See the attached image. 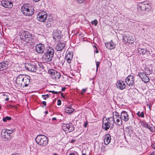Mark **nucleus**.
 <instances>
[{"label": "nucleus", "mask_w": 155, "mask_h": 155, "mask_svg": "<svg viewBox=\"0 0 155 155\" xmlns=\"http://www.w3.org/2000/svg\"><path fill=\"white\" fill-rule=\"evenodd\" d=\"M30 77L28 76L20 74L16 78V82L18 86L21 87H26L30 83Z\"/></svg>", "instance_id": "f257e3e1"}, {"label": "nucleus", "mask_w": 155, "mask_h": 155, "mask_svg": "<svg viewBox=\"0 0 155 155\" xmlns=\"http://www.w3.org/2000/svg\"><path fill=\"white\" fill-rule=\"evenodd\" d=\"M54 50L52 47L49 46L45 49L42 57V59L44 62L51 61L54 56Z\"/></svg>", "instance_id": "f03ea898"}, {"label": "nucleus", "mask_w": 155, "mask_h": 155, "mask_svg": "<svg viewBox=\"0 0 155 155\" xmlns=\"http://www.w3.org/2000/svg\"><path fill=\"white\" fill-rule=\"evenodd\" d=\"M35 140L37 143L41 146H45L48 143V138L43 135H38L36 137Z\"/></svg>", "instance_id": "7ed1b4c3"}, {"label": "nucleus", "mask_w": 155, "mask_h": 155, "mask_svg": "<svg viewBox=\"0 0 155 155\" xmlns=\"http://www.w3.org/2000/svg\"><path fill=\"white\" fill-rule=\"evenodd\" d=\"M21 10L23 14L26 16H30L33 15L34 9L29 4H25L21 7Z\"/></svg>", "instance_id": "20e7f679"}, {"label": "nucleus", "mask_w": 155, "mask_h": 155, "mask_svg": "<svg viewBox=\"0 0 155 155\" xmlns=\"http://www.w3.org/2000/svg\"><path fill=\"white\" fill-rule=\"evenodd\" d=\"M21 39L26 43H31L33 42L34 37L27 31L22 32L21 34Z\"/></svg>", "instance_id": "39448f33"}, {"label": "nucleus", "mask_w": 155, "mask_h": 155, "mask_svg": "<svg viewBox=\"0 0 155 155\" xmlns=\"http://www.w3.org/2000/svg\"><path fill=\"white\" fill-rule=\"evenodd\" d=\"M137 8L138 10L143 13L149 12L151 8V6L149 3L145 2H140L137 5Z\"/></svg>", "instance_id": "423d86ee"}, {"label": "nucleus", "mask_w": 155, "mask_h": 155, "mask_svg": "<svg viewBox=\"0 0 155 155\" xmlns=\"http://www.w3.org/2000/svg\"><path fill=\"white\" fill-rule=\"evenodd\" d=\"M106 120L107 121L105 122L104 124H103L102 125L103 129L105 130H107L110 127L113 128L114 127V124L115 122L114 117H108L106 119ZM103 123H104V122Z\"/></svg>", "instance_id": "0eeeda50"}, {"label": "nucleus", "mask_w": 155, "mask_h": 155, "mask_svg": "<svg viewBox=\"0 0 155 155\" xmlns=\"http://www.w3.org/2000/svg\"><path fill=\"white\" fill-rule=\"evenodd\" d=\"M39 64V63L37 62L35 63L32 62L25 64V66L26 69L28 70L31 72H35L37 69V64Z\"/></svg>", "instance_id": "6e6552de"}, {"label": "nucleus", "mask_w": 155, "mask_h": 155, "mask_svg": "<svg viewBox=\"0 0 155 155\" xmlns=\"http://www.w3.org/2000/svg\"><path fill=\"white\" fill-rule=\"evenodd\" d=\"M48 73L52 78L55 80L59 79L61 76L60 73L54 69H51L49 70Z\"/></svg>", "instance_id": "1a4fd4ad"}, {"label": "nucleus", "mask_w": 155, "mask_h": 155, "mask_svg": "<svg viewBox=\"0 0 155 155\" xmlns=\"http://www.w3.org/2000/svg\"><path fill=\"white\" fill-rule=\"evenodd\" d=\"M47 17V13L43 11L38 13L37 18L40 21L44 22L46 19Z\"/></svg>", "instance_id": "9d476101"}, {"label": "nucleus", "mask_w": 155, "mask_h": 155, "mask_svg": "<svg viewBox=\"0 0 155 155\" xmlns=\"http://www.w3.org/2000/svg\"><path fill=\"white\" fill-rule=\"evenodd\" d=\"M138 76L141 78L142 81L145 83H148L150 80L149 78L147 75L144 72H139Z\"/></svg>", "instance_id": "9b49d317"}, {"label": "nucleus", "mask_w": 155, "mask_h": 155, "mask_svg": "<svg viewBox=\"0 0 155 155\" xmlns=\"http://www.w3.org/2000/svg\"><path fill=\"white\" fill-rule=\"evenodd\" d=\"M45 50V45L44 44L39 43L37 45L35 46L36 51L39 54H42Z\"/></svg>", "instance_id": "f8f14e48"}, {"label": "nucleus", "mask_w": 155, "mask_h": 155, "mask_svg": "<svg viewBox=\"0 0 155 155\" xmlns=\"http://www.w3.org/2000/svg\"><path fill=\"white\" fill-rule=\"evenodd\" d=\"M134 77L130 75L126 78L125 82L129 86H131L134 85Z\"/></svg>", "instance_id": "ddd939ff"}, {"label": "nucleus", "mask_w": 155, "mask_h": 155, "mask_svg": "<svg viewBox=\"0 0 155 155\" xmlns=\"http://www.w3.org/2000/svg\"><path fill=\"white\" fill-rule=\"evenodd\" d=\"M120 118H121L125 122L128 121L130 118L127 112L125 111H123L121 112Z\"/></svg>", "instance_id": "4468645a"}, {"label": "nucleus", "mask_w": 155, "mask_h": 155, "mask_svg": "<svg viewBox=\"0 0 155 155\" xmlns=\"http://www.w3.org/2000/svg\"><path fill=\"white\" fill-rule=\"evenodd\" d=\"M1 3L2 5L6 8H11L13 6L12 3L8 0H2Z\"/></svg>", "instance_id": "2eb2a0df"}, {"label": "nucleus", "mask_w": 155, "mask_h": 155, "mask_svg": "<svg viewBox=\"0 0 155 155\" xmlns=\"http://www.w3.org/2000/svg\"><path fill=\"white\" fill-rule=\"evenodd\" d=\"M139 53L141 54H146L147 55H150L152 52L150 49H147L146 48H138Z\"/></svg>", "instance_id": "dca6fc26"}, {"label": "nucleus", "mask_w": 155, "mask_h": 155, "mask_svg": "<svg viewBox=\"0 0 155 155\" xmlns=\"http://www.w3.org/2000/svg\"><path fill=\"white\" fill-rule=\"evenodd\" d=\"M64 127H65L67 129L66 130L69 132H72L74 130V128L73 124L71 123L68 124H64Z\"/></svg>", "instance_id": "f3484780"}, {"label": "nucleus", "mask_w": 155, "mask_h": 155, "mask_svg": "<svg viewBox=\"0 0 155 155\" xmlns=\"http://www.w3.org/2000/svg\"><path fill=\"white\" fill-rule=\"evenodd\" d=\"M105 45L106 48L109 49H114L116 45L115 44L112 40H111L110 42L105 43Z\"/></svg>", "instance_id": "a211bd4d"}, {"label": "nucleus", "mask_w": 155, "mask_h": 155, "mask_svg": "<svg viewBox=\"0 0 155 155\" xmlns=\"http://www.w3.org/2000/svg\"><path fill=\"white\" fill-rule=\"evenodd\" d=\"M116 86L117 88L121 90L124 89L126 87L125 84L123 81H117Z\"/></svg>", "instance_id": "6ab92c4d"}, {"label": "nucleus", "mask_w": 155, "mask_h": 155, "mask_svg": "<svg viewBox=\"0 0 155 155\" xmlns=\"http://www.w3.org/2000/svg\"><path fill=\"white\" fill-rule=\"evenodd\" d=\"M9 62L8 61H4L0 63V71L5 70L8 67Z\"/></svg>", "instance_id": "aec40b11"}, {"label": "nucleus", "mask_w": 155, "mask_h": 155, "mask_svg": "<svg viewBox=\"0 0 155 155\" xmlns=\"http://www.w3.org/2000/svg\"><path fill=\"white\" fill-rule=\"evenodd\" d=\"M65 46V45L63 42H60L57 44L55 47V49L57 51H61Z\"/></svg>", "instance_id": "412c9836"}, {"label": "nucleus", "mask_w": 155, "mask_h": 155, "mask_svg": "<svg viewBox=\"0 0 155 155\" xmlns=\"http://www.w3.org/2000/svg\"><path fill=\"white\" fill-rule=\"evenodd\" d=\"M111 138L110 135L107 134H106L104 142L106 145H107L110 143Z\"/></svg>", "instance_id": "4be33fe9"}, {"label": "nucleus", "mask_w": 155, "mask_h": 155, "mask_svg": "<svg viewBox=\"0 0 155 155\" xmlns=\"http://www.w3.org/2000/svg\"><path fill=\"white\" fill-rule=\"evenodd\" d=\"M2 138L5 140L7 139H9L10 138V135L8 134L7 132V131H2Z\"/></svg>", "instance_id": "5701e85b"}, {"label": "nucleus", "mask_w": 155, "mask_h": 155, "mask_svg": "<svg viewBox=\"0 0 155 155\" xmlns=\"http://www.w3.org/2000/svg\"><path fill=\"white\" fill-rule=\"evenodd\" d=\"M120 116L118 117H113L114 118V119H116V122H115V123L119 126H120L122 125L123 123L122 120L121 119V118H120Z\"/></svg>", "instance_id": "b1692460"}, {"label": "nucleus", "mask_w": 155, "mask_h": 155, "mask_svg": "<svg viewBox=\"0 0 155 155\" xmlns=\"http://www.w3.org/2000/svg\"><path fill=\"white\" fill-rule=\"evenodd\" d=\"M65 112L68 114H71L74 110L71 107H66L65 109Z\"/></svg>", "instance_id": "393cba45"}, {"label": "nucleus", "mask_w": 155, "mask_h": 155, "mask_svg": "<svg viewBox=\"0 0 155 155\" xmlns=\"http://www.w3.org/2000/svg\"><path fill=\"white\" fill-rule=\"evenodd\" d=\"M51 20V19H48V21L46 22L45 24V25L48 28L50 27L51 25V23L50 22Z\"/></svg>", "instance_id": "a878e982"}, {"label": "nucleus", "mask_w": 155, "mask_h": 155, "mask_svg": "<svg viewBox=\"0 0 155 155\" xmlns=\"http://www.w3.org/2000/svg\"><path fill=\"white\" fill-rule=\"evenodd\" d=\"M137 114L139 117H144V113L143 112H142L140 113V111H138Z\"/></svg>", "instance_id": "bb28decb"}, {"label": "nucleus", "mask_w": 155, "mask_h": 155, "mask_svg": "<svg viewBox=\"0 0 155 155\" xmlns=\"http://www.w3.org/2000/svg\"><path fill=\"white\" fill-rule=\"evenodd\" d=\"M66 56V57H68V58H69L71 59H72L73 58V54L71 52H68L67 53V54Z\"/></svg>", "instance_id": "cd10ccee"}, {"label": "nucleus", "mask_w": 155, "mask_h": 155, "mask_svg": "<svg viewBox=\"0 0 155 155\" xmlns=\"http://www.w3.org/2000/svg\"><path fill=\"white\" fill-rule=\"evenodd\" d=\"M11 119V117L8 116H7L5 117H4L3 119L4 122H6L7 120H10Z\"/></svg>", "instance_id": "c85d7f7f"}, {"label": "nucleus", "mask_w": 155, "mask_h": 155, "mask_svg": "<svg viewBox=\"0 0 155 155\" xmlns=\"http://www.w3.org/2000/svg\"><path fill=\"white\" fill-rule=\"evenodd\" d=\"M113 114L114 116L113 117H117L120 116L119 113L116 112H114L113 113Z\"/></svg>", "instance_id": "c756f323"}, {"label": "nucleus", "mask_w": 155, "mask_h": 155, "mask_svg": "<svg viewBox=\"0 0 155 155\" xmlns=\"http://www.w3.org/2000/svg\"><path fill=\"white\" fill-rule=\"evenodd\" d=\"M91 24L92 25L94 24L95 26H96L98 24V21L97 19H94V21H91Z\"/></svg>", "instance_id": "7c9ffc66"}, {"label": "nucleus", "mask_w": 155, "mask_h": 155, "mask_svg": "<svg viewBox=\"0 0 155 155\" xmlns=\"http://www.w3.org/2000/svg\"><path fill=\"white\" fill-rule=\"evenodd\" d=\"M148 128L152 132H153L154 130V128H153V127L152 126H150V125H149V126Z\"/></svg>", "instance_id": "2f4dec72"}, {"label": "nucleus", "mask_w": 155, "mask_h": 155, "mask_svg": "<svg viewBox=\"0 0 155 155\" xmlns=\"http://www.w3.org/2000/svg\"><path fill=\"white\" fill-rule=\"evenodd\" d=\"M42 96L45 100H46V98H48L49 97V95L48 94L46 95H42Z\"/></svg>", "instance_id": "473e14b6"}, {"label": "nucleus", "mask_w": 155, "mask_h": 155, "mask_svg": "<svg viewBox=\"0 0 155 155\" xmlns=\"http://www.w3.org/2000/svg\"><path fill=\"white\" fill-rule=\"evenodd\" d=\"M65 59H66L67 62L69 64L70 63L72 59H71L69 58H68V57L66 56L65 57Z\"/></svg>", "instance_id": "72a5a7b5"}, {"label": "nucleus", "mask_w": 155, "mask_h": 155, "mask_svg": "<svg viewBox=\"0 0 155 155\" xmlns=\"http://www.w3.org/2000/svg\"><path fill=\"white\" fill-rule=\"evenodd\" d=\"M100 62L99 61L96 62V71H97L98 70V68L99 66Z\"/></svg>", "instance_id": "f704fd0d"}, {"label": "nucleus", "mask_w": 155, "mask_h": 155, "mask_svg": "<svg viewBox=\"0 0 155 155\" xmlns=\"http://www.w3.org/2000/svg\"><path fill=\"white\" fill-rule=\"evenodd\" d=\"M85 0H77V1L79 3L82 4L84 2Z\"/></svg>", "instance_id": "c9c22d12"}, {"label": "nucleus", "mask_w": 155, "mask_h": 155, "mask_svg": "<svg viewBox=\"0 0 155 155\" xmlns=\"http://www.w3.org/2000/svg\"><path fill=\"white\" fill-rule=\"evenodd\" d=\"M86 90H87V89H82V92H81V94H84L85 92H86Z\"/></svg>", "instance_id": "e433bc0d"}, {"label": "nucleus", "mask_w": 155, "mask_h": 155, "mask_svg": "<svg viewBox=\"0 0 155 155\" xmlns=\"http://www.w3.org/2000/svg\"><path fill=\"white\" fill-rule=\"evenodd\" d=\"M6 131H7V133L8 134L10 135V134H11L12 133V131L10 130H6Z\"/></svg>", "instance_id": "4c0bfd02"}, {"label": "nucleus", "mask_w": 155, "mask_h": 155, "mask_svg": "<svg viewBox=\"0 0 155 155\" xmlns=\"http://www.w3.org/2000/svg\"><path fill=\"white\" fill-rule=\"evenodd\" d=\"M143 126L145 127L148 128L149 125L146 124V123H143Z\"/></svg>", "instance_id": "58836bf2"}, {"label": "nucleus", "mask_w": 155, "mask_h": 155, "mask_svg": "<svg viewBox=\"0 0 155 155\" xmlns=\"http://www.w3.org/2000/svg\"><path fill=\"white\" fill-rule=\"evenodd\" d=\"M49 92H52V93H54V94H57L58 93V92L55 91H49Z\"/></svg>", "instance_id": "ea45409f"}, {"label": "nucleus", "mask_w": 155, "mask_h": 155, "mask_svg": "<svg viewBox=\"0 0 155 155\" xmlns=\"http://www.w3.org/2000/svg\"><path fill=\"white\" fill-rule=\"evenodd\" d=\"M61 104V101L58 100L57 104L58 105H60Z\"/></svg>", "instance_id": "a19ab883"}, {"label": "nucleus", "mask_w": 155, "mask_h": 155, "mask_svg": "<svg viewBox=\"0 0 155 155\" xmlns=\"http://www.w3.org/2000/svg\"><path fill=\"white\" fill-rule=\"evenodd\" d=\"M42 104L44 105V106H46V102L45 101H43L42 102Z\"/></svg>", "instance_id": "79ce46f5"}, {"label": "nucleus", "mask_w": 155, "mask_h": 155, "mask_svg": "<svg viewBox=\"0 0 155 155\" xmlns=\"http://www.w3.org/2000/svg\"><path fill=\"white\" fill-rule=\"evenodd\" d=\"M152 147L155 150V143H154L152 145Z\"/></svg>", "instance_id": "37998d69"}, {"label": "nucleus", "mask_w": 155, "mask_h": 155, "mask_svg": "<svg viewBox=\"0 0 155 155\" xmlns=\"http://www.w3.org/2000/svg\"><path fill=\"white\" fill-rule=\"evenodd\" d=\"M87 122H86V123L84 124V126L85 127H87Z\"/></svg>", "instance_id": "c03bdc74"}, {"label": "nucleus", "mask_w": 155, "mask_h": 155, "mask_svg": "<svg viewBox=\"0 0 155 155\" xmlns=\"http://www.w3.org/2000/svg\"><path fill=\"white\" fill-rule=\"evenodd\" d=\"M94 46L95 48L96 49H97V50L96 51V53H98V51L97 50V47L95 46Z\"/></svg>", "instance_id": "a18cd8bd"}, {"label": "nucleus", "mask_w": 155, "mask_h": 155, "mask_svg": "<svg viewBox=\"0 0 155 155\" xmlns=\"http://www.w3.org/2000/svg\"><path fill=\"white\" fill-rule=\"evenodd\" d=\"M65 89H66L65 87H63L61 89V90L62 91H65Z\"/></svg>", "instance_id": "49530a36"}, {"label": "nucleus", "mask_w": 155, "mask_h": 155, "mask_svg": "<svg viewBox=\"0 0 155 155\" xmlns=\"http://www.w3.org/2000/svg\"><path fill=\"white\" fill-rule=\"evenodd\" d=\"M75 141V140H72L71 142V143H73Z\"/></svg>", "instance_id": "de8ad7c7"}, {"label": "nucleus", "mask_w": 155, "mask_h": 155, "mask_svg": "<svg viewBox=\"0 0 155 155\" xmlns=\"http://www.w3.org/2000/svg\"><path fill=\"white\" fill-rule=\"evenodd\" d=\"M61 95L62 97H63V98H64V97L62 93H61Z\"/></svg>", "instance_id": "09e8293b"}, {"label": "nucleus", "mask_w": 155, "mask_h": 155, "mask_svg": "<svg viewBox=\"0 0 155 155\" xmlns=\"http://www.w3.org/2000/svg\"><path fill=\"white\" fill-rule=\"evenodd\" d=\"M154 152H152L149 155H154Z\"/></svg>", "instance_id": "8fccbe9b"}, {"label": "nucleus", "mask_w": 155, "mask_h": 155, "mask_svg": "<svg viewBox=\"0 0 155 155\" xmlns=\"http://www.w3.org/2000/svg\"><path fill=\"white\" fill-rule=\"evenodd\" d=\"M11 155H19V154L18 153H13Z\"/></svg>", "instance_id": "3c124183"}, {"label": "nucleus", "mask_w": 155, "mask_h": 155, "mask_svg": "<svg viewBox=\"0 0 155 155\" xmlns=\"http://www.w3.org/2000/svg\"><path fill=\"white\" fill-rule=\"evenodd\" d=\"M9 98L8 97H7L5 99V101H7L9 100Z\"/></svg>", "instance_id": "603ef678"}, {"label": "nucleus", "mask_w": 155, "mask_h": 155, "mask_svg": "<svg viewBox=\"0 0 155 155\" xmlns=\"http://www.w3.org/2000/svg\"><path fill=\"white\" fill-rule=\"evenodd\" d=\"M34 2H37L39 1L40 0H33Z\"/></svg>", "instance_id": "864d4df0"}, {"label": "nucleus", "mask_w": 155, "mask_h": 155, "mask_svg": "<svg viewBox=\"0 0 155 155\" xmlns=\"http://www.w3.org/2000/svg\"><path fill=\"white\" fill-rule=\"evenodd\" d=\"M52 120H56V118L55 117H53L52 118Z\"/></svg>", "instance_id": "5fc2aeb1"}, {"label": "nucleus", "mask_w": 155, "mask_h": 155, "mask_svg": "<svg viewBox=\"0 0 155 155\" xmlns=\"http://www.w3.org/2000/svg\"><path fill=\"white\" fill-rule=\"evenodd\" d=\"M41 65L40 66V67L41 68H43V66L42 65V64H41Z\"/></svg>", "instance_id": "6e6d98bb"}, {"label": "nucleus", "mask_w": 155, "mask_h": 155, "mask_svg": "<svg viewBox=\"0 0 155 155\" xmlns=\"http://www.w3.org/2000/svg\"><path fill=\"white\" fill-rule=\"evenodd\" d=\"M69 155H75L74 153H71Z\"/></svg>", "instance_id": "4d7b16f0"}, {"label": "nucleus", "mask_w": 155, "mask_h": 155, "mask_svg": "<svg viewBox=\"0 0 155 155\" xmlns=\"http://www.w3.org/2000/svg\"><path fill=\"white\" fill-rule=\"evenodd\" d=\"M53 155H58V154L54 153H53Z\"/></svg>", "instance_id": "13d9d810"}, {"label": "nucleus", "mask_w": 155, "mask_h": 155, "mask_svg": "<svg viewBox=\"0 0 155 155\" xmlns=\"http://www.w3.org/2000/svg\"><path fill=\"white\" fill-rule=\"evenodd\" d=\"M45 114H48V111H46L45 112Z\"/></svg>", "instance_id": "bf43d9fd"}, {"label": "nucleus", "mask_w": 155, "mask_h": 155, "mask_svg": "<svg viewBox=\"0 0 155 155\" xmlns=\"http://www.w3.org/2000/svg\"><path fill=\"white\" fill-rule=\"evenodd\" d=\"M82 155H86V154L83 153L82 154Z\"/></svg>", "instance_id": "052dcab7"}, {"label": "nucleus", "mask_w": 155, "mask_h": 155, "mask_svg": "<svg viewBox=\"0 0 155 155\" xmlns=\"http://www.w3.org/2000/svg\"><path fill=\"white\" fill-rule=\"evenodd\" d=\"M127 43H130V42H129V41H128V40H127Z\"/></svg>", "instance_id": "680f3d73"}, {"label": "nucleus", "mask_w": 155, "mask_h": 155, "mask_svg": "<svg viewBox=\"0 0 155 155\" xmlns=\"http://www.w3.org/2000/svg\"><path fill=\"white\" fill-rule=\"evenodd\" d=\"M53 38H54V39H55V38L54 37H53Z\"/></svg>", "instance_id": "e2e57ef3"}, {"label": "nucleus", "mask_w": 155, "mask_h": 155, "mask_svg": "<svg viewBox=\"0 0 155 155\" xmlns=\"http://www.w3.org/2000/svg\"><path fill=\"white\" fill-rule=\"evenodd\" d=\"M5 94H3V95H4V96H5Z\"/></svg>", "instance_id": "0e129e2a"}, {"label": "nucleus", "mask_w": 155, "mask_h": 155, "mask_svg": "<svg viewBox=\"0 0 155 155\" xmlns=\"http://www.w3.org/2000/svg\"><path fill=\"white\" fill-rule=\"evenodd\" d=\"M1 106H0V109H1Z\"/></svg>", "instance_id": "69168bd1"}]
</instances>
